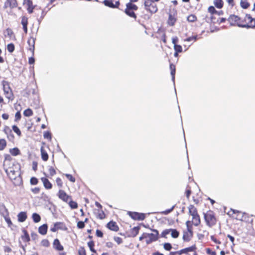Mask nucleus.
Listing matches in <instances>:
<instances>
[{"instance_id":"nucleus-27","label":"nucleus","mask_w":255,"mask_h":255,"mask_svg":"<svg viewBox=\"0 0 255 255\" xmlns=\"http://www.w3.org/2000/svg\"><path fill=\"white\" fill-rule=\"evenodd\" d=\"M106 227L109 229L113 231H118L119 229L117 224H106Z\"/></svg>"},{"instance_id":"nucleus-49","label":"nucleus","mask_w":255,"mask_h":255,"mask_svg":"<svg viewBox=\"0 0 255 255\" xmlns=\"http://www.w3.org/2000/svg\"><path fill=\"white\" fill-rule=\"evenodd\" d=\"M174 48L176 52H181L182 51V48L179 45L175 44V45H174Z\"/></svg>"},{"instance_id":"nucleus-63","label":"nucleus","mask_w":255,"mask_h":255,"mask_svg":"<svg viewBox=\"0 0 255 255\" xmlns=\"http://www.w3.org/2000/svg\"><path fill=\"white\" fill-rule=\"evenodd\" d=\"M211 240L212 241H213L214 243H215L216 244H221V242H220L218 240H217L216 239V238L214 236H211Z\"/></svg>"},{"instance_id":"nucleus-35","label":"nucleus","mask_w":255,"mask_h":255,"mask_svg":"<svg viewBox=\"0 0 255 255\" xmlns=\"http://www.w3.org/2000/svg\"><path fill=\"white\" fill-rule=\"evenodd\" d=\"M163 248L167 251H170L172 249V246L170 243H165L163 244Z\"/></svg>"},{"instance_id":"nucleus-44","label":"nucleus","mask_w":255,"mask_h":255,"mask_svg":"<svg viewBox=\"0 0 255 255\" xmlns=\"http://www.w3.org/2000/svg\"><path fill=\"white\" fill-rule=\"evenodd\" d=\"M170 229H165L162 231L161 234V237L162 238H166V235H168L170 233Z\"/></svg>"},{"instance_id":"nucleus-20","label":"nucleus","mask_w":255,"mask_h":255,"mask_svg":"<svg viewBox=\"0 0 255 255\" xmlns=\"http://www.w3.org/2000/svg\"><path fill=\"white\" fill-rule=\"evenodd\" d=\"M22 232L23 233V235L21 236V238L22 241L24 242H29L30 238L27 231L24 228H22Z\"/></svg>"},{"instance_id":"nucleus-4","label":"nucleus","mask_w":255,"mask_h":255,"mask_svg":"<svg viewBox=\"0 0 255 255\" xmlns=\"http://www.w3.org/2000/svg\"><path fill=\"white\" fill-rule=\"evenodd\" d=\"M5 172L10 179H15L16 177L19 176L20 175L19 166L18 165H15L10 168H5Z\"/></svg>"},{"instance_id":"nucleus-17","label":"nucleus","mask_w":255,"mask_h":255,"mask_svg":"<svg viewBox=\"0 0 255 255\" xmlns=\"http://www.w3.org/2000/svg\"><path fill=\"white\" fill-rule=\"evenodd\" d=\"M7 6H9L11 8L17 7V2L16 0H6L4 3V7L6 8Z\"/></svg>"},{"instance_id":"nucleus-19","label":"nucleus","mask_w":255,"mask_h":255,"mask_svg":"<svg viewBox=\"0 0 255 255\" xmlns=\"http://www.w3.org/2000/svg\"><path fill=\"white\" fill-rule=\"evenodd\" d=\"M196 249V247L195 245H194L191 247L186 248L185 249H182L179 251V255H182V254H186L189 252H193L195 251Z\"/></svg>"},{"instance_id":"nucleus-13","label":"nucleus","mask_w":255,"mask_h":255,"mask_svg":"<svg viewBox=\"0 0 255 255\" xmlns=\"http://www.w3.org/2000/svg\"><path fill=\"white\" fill-rule=\"evenodd\" d=\"M59 198L63 201L68 202L71 199V197L68 196L65 191L60 190L58 192Z\"/></svg>"},{"instance_id":"nucleus-51","label":"nucleus","mask_w":255,"mask_h":255,"mask_svg":"<svg viewBox=\"0 0 255 255\" xmlns=\"http://www.w3.org/2000/svg\"><path fill=\"white\" fill-rule=\"evenodd\" d=\"M65 175L67 178V179H69L72 182H75V178L73 177L71 174H66Z\"/></svg>"},{"instance_id":"nucleus-18","label":"nucleus","mask_w":255,"mask_h":255,"mask_svg":"<svg viewBox=\"0 0 255 255\" xmlns=\"http://www.w3.org/2000/svg\"><path fill=\"white\" fill-rule=\"evenodd\" d=\"M53 246V248L58 251H62L64 249L63 247L61 245L58 239H56L54 240Z\"/></svg>"},{"instance_id":"nucleus-28","label":"nucleus","mask_w":255,"mask_h":255,"mask_svg":"<svg viewBox=\"0 0 255 255\" xmlns=\"http://www.w3.org/2000/svg\"><path fill=\"white\" fill-rule=\"evenodd\" d=\"M171 236L173 238H177L179 236V232L176 229H170Z\"/></svg>"},{"instance_id":"nucleus-2","label":"nucleus","mask_w":255,"mask_h":255,"mask_svg":"<svg viewBox=\"0 0 255 255\" xmlns=\"http://www.w3.org/2000/svg\"><path fill=\"white\" fill-rule=\"evenodd\" d=\"M228 214L229 216H232V218L236 219L237 220L248 223H252L254 222L253 218L251 219V218L248 217L246 214H243L238 211H235V210L231 209Z\"/></svg>"},{"instance_id":"nucleus-38","label":"nucleus","mask_w":255,"mask_h":255,"mask_svg":"<svg viewBox=\"0 0 255 255\" xmlns=\"http://www.w3.org/2000/svg\"><path fill=\"white\" fill-rule=\"evenodd\" d=\"M12 128L14 132H15L19 136H21V133L19 128L16 126H13Z\"/></svg>"},{"instance_id":"nucleus-6","label":"nucleus","mask_w":255,"mask_h":255,"mask_svg":"<svg viewBox=\"0 0 255 255\" xmlns=\"http://www.w3.org/2000/svg\"><path fill=\"white\" fill-rule=\"evenodd\" d=\"M137 9L138 7L135 4L131 3V2H128L126 4L125 12L129 16L136 19V16L133 11L136 10Z\"/></svg>"},{"instance_id":"nucleus-50","label":"nucleus","mask_w":255,"mask_h":255,"mask_svg":"<svg viewBox=\"0 0 255 255\" xmlns=\"http://www.w3.org/2000/svg\"><path fill=\"white\" fill-rule=\"evenodd\" d=\"M56 183H57V185H58V186L60 188H61L62 187V186H63V182L62 181V180L58 177L56 178Z\"/></svg>"},{"instance_id":"nucleus-22","label":"nucleus","mask_w":255,"mask_h":255,"mask_svg":"<svg viewBox=\"0 0 255 255\" xmlns=\"http://www.w3.org/2000/svg\"><path fill=\"white\" fill-rule=\"evenodd\" d=\"M48 226L47 224H42L38 228V232L42 235H45L47 232Z\"/></svg>"},{"instance_id":"nucleus-29","label":"nucleus","mask_w":255,"mask_h":255,"mask_svg":"<svg viewBox=\"0 0 255 255\" xmlns=\"http://www.w3.org/2000/svg\"><path fill=\"white\" fill-rule=\"evenodd\" d=\"M114 0H104L103 1L104 4L111 8H114V4L113 3Z\"/></svg>"},{"instance_id":"nucleus-41","label":"nucleus","mask_w":255,"mask_h":255,"mask_svg":"<svg viewBox=\"0 0 255 255\" xmlns=\"http://www.w3.org/2000/svg\"><path fill=\"white\" fill-rule=\"evenodd\" d=\"M21 23L22 25V26H27L28 24V18L23 16L22 17Z\"/></svg>"},{"instance_id":"nucleus-60","label":"nucleus","mask_w":255,"mask_h":255,"mask_svg":"<svg viewBox=\"0 0 255 255\" xmlns=\"http://www.w3.org/2000/svg\"><path fill=\"white\" fill-rule=\"evenodd\" d=\"M208 11L210 12L211 13H214L216 12V10L215 8V7L213 6H210L208 8Z\"/></svg>"},{"instance_id":"nucleus-40","label":"nucleus","mask_w":255,"mask_h":255,"mask_svg":"<svg viewBox=\"0 0 255 255\" xmlns=\"http://www.w3.org/2000/svg\"><path fill=\"white\" fill-rule=\"evenodd\" d=\"M10 152L11 155L16 156L19 154V150L17 148H13L10 150Z\"/></svg>"},{"instance_id":"nucleus-48","label":"nucleus","mask_w":255,"mask_h":255,"mask_svg":"<svg viewBox=\"0 0 255 255\" xmlns=\"http://www.w3.org/2000/svg\"><path fill=\"white\" fill-rule=\"evenodd\" d=\"M61 225H64V224H54V227L50 229V231L52 232H55L58 230V226Z\"/></svg>"},{"instance_id":"nucleus-30","label":"nucleus","mask_w":255,"mask_h":255,"mask_svg":"<svg viewBox=\"0 0 255 255\" xmlns=\"http://www.w3.org/2000/svg\"><path fill=\"white\" fill-rule=\"evenodd\" d=\"M88 246L91 252L96 253V251L94 249L95 244L93 241H90L88 243Z\"/></svg>"},{"instance_id":"nucleus-46","label":"nucleus","mask_w":255,"mask_h":255,"mask_svg":"<svg viewBox=\"0 0 255 255\" xmlns=\"http://www.w3.org/2000/svg\"><path fill=\"white\" fill-rule=\"evenodd\" d=\"M41 244L42 246L48 247L49 246V242L47 239H43L41 242Z\"/></svg>"},{"instance_id":"nucleus-47","label":"nucleus","mask_w":255,"mask_h":255,"mask_svg":"<svg viewBox=\"0 0 255 255\" xmlns=\"http://www.w3.org/2000/svg\"><path fill=\"white\" fill-rule=\"evenodd\" d=\"M7 50L9 52H12L14 50V46L12 43H10L7 45Z\"/></svg>"},{"instance_id":"nucleus-64","label":"nucleus","mask_w":255,"mask_h":255,"mask_svg":"<svg viewBox=\"0 0 255 255\" xmlns=\"http://www.w3.org/2000/svg\"><path fill=\"white\" fill-rule=\"evenodd\" d=\"M31 191L34 194H37L40 191V188L38 187H35L34 188L31 189Z\"/></svg>"},{"instance_id":"nucleus-25","label":"nucleus","mask_w":255,"mask_h":255,"mask_svg":"<svg viewBox=\"0 0 255 255\" xmlns=\"http://www.w3.org/2000/svg\"><path fill=\"white\" fill-rule=\"evenodd\" d=\"M41 158L43 160L46 161L48 159V155L47 153V151L44 149V147L42 146L40 148Z\"/></svg>"},{"instance_id":"nucleus-24","label":"nucleus","mask_w":255,"mask_h":255,"mask_svg":"<svg viewBox=\"0 0 255 255\" xmlns=\"http://www.w3.org/2000/svg\"><path fill=\"white\" fill-rule=\"evenodd\" d=\"M27 42L29 45V50L33 53L34 50L35 39L31 37L28 40Z\"/></svg>"},{"instance_id":"nucleus-23","label":"nucleus","mask_w":255,"mask_h":255,"mask_svg":"<svg viewBox=\"0 0 255 255\" xmlns=\"http://www.w3.org/2000/svg\"><path fill=\"white\" fill-rule=\"evenodd\" d=\"M25 2L27 5V10L29 13H32L34 6L33 5L32 1L31 0H25Z\"/></svg>"},{"instance_id":"nucleus-53","label":"nucleus","mask_w":255,"mask_h":255,"mask_svg":"<svg viewBox=\"0 0 255 255\" xmlns=\"http://www.w3.org/2000/svg\"><path fill=\"white\" fill-rule=\"evenodd\" d=\"M43 136H44V138H47L49 140H51V134L48 131L45 132L44 133Z\"/></svg>"},{"instance_id":"nucleus-37","label":"nucleus","mask_w":255,"mask_h":255,"mask_svg":"<svg viewBox=\"0 0 255 255\" xmlns=\"http://www.w3.org/2000/svg\"><path fill=\"white\" fill-rule=\"evenodd\" d=\"M175 21H176V19L171 14H170L169 16V18H168V24L172 26L174 24Z\"/></svg>"},{"instance_id":"nucleus-11","label":"nucleus","mask_w":255,"mask_h":255,"mask_svg":"<svg viewBox=\"0 0 255 255\" xmlns=\"http://www.w3.org/2000/svg\"><path fill=\"white\" fill-rule=\"evenodd\" d=\"M189 210L190 214L192 216V218L195 220V221L200 222L199 216L198 215L196 209L194 206H190Z\"/></svg>"},{"instance_id":"nucleus-34","label":"nucleus","mask_w":255,"mask_h":255,"mask_svg":"<svg viewBox=\"0 0 255 255\" xmlns=\"http://www.w3.org/2000/svg\"><path fill=\"white\" fill-rule=\"evenodd\" d=\"M6 145V142L4 139H0V150H2L4 149Z\"/></svg>"},{"instance_id":"nucleus-59","label":"nucleus","mask_w":255,"mask_h":255,"mask_svg":"<svg viewBox=\"0 0 255 255\" xmlns=\"http://www.w3.org/2000/svg\"><path fill=\"white\" fill-rule=\"evenodd\" d=\"M49 172L51 176H53L56 174V171L52 167L49 168Z\"/></svg>"},{"instance_id":"nucleus-61","label":"nucleus","mask_w":255,"mask_h":255,"mask_svg":"<svg viewBox=\"0 0 255 255\" xmlns=\"http://www.w3.org/2000/svg\"><path fill=\"white\" fill-rule=\"evenodd\" d=\"M197 39V36H191V37H189L188 38H187V39H186L185 40V41H191L192 40H194V41H195Z\"/></svg>"},{"instance_id":"nucleus-1","label":"nucleus","mask_w":255,"mask_h":255,"mask_svg":"<svg viewBox=\"0 0 255 255\" xmlns=\"http://www.w3.org/2000/svg\"><path fill=\"white\" fill-rule=\"evenodd\" d=\"M240 18L235 15H231L228 18V20L232 25L237 24L239 27L246 28H254L255 27V18H253L250 14H247L245 16V21L247 22V24H242L240 22Z\"/></svg>"},{"instance_id":"nucleus-5","label":"nucleus","mask_w":255,"mask_h":255,"mask_svg":"<svg viewBox=\"0 0 255 255\" xmlns=\"http://www.w3.org/2000/svg\"><path fill=\"white\" fill-rule=\"evenodd\" d=\"M2 87L5 97L9 100L12 101L14 99V96L12 91L10 87L9 83L6 81H3Z\"/></svg>"},{"instance_id":"nucleus-26","label":"nucleus","mask_w":255,"mask_h":255,"mask_svg":"<svg viewBox=\"0 0 255 255\" xmlns=\"http://www.w3.org/2000/svg\"><path fill=\"white\" fill-rule=\"evenodd\" d=\"M17 218L18 222H23L27 218L26 213L23 212H20L17 215Z\"/></svg>"},{"instance_id":"nucleus-36","label":"nucleus","mask_w":255,"mask_h":255,"mask_svg":"<svg viewBox=\"0 0 255 255\" xmlns=\"http://www.w3.org/2000/svg\"><path fill=\"white\" fill-rule=\"evenodd\" d=\"M23 115L25 117H30L33 115V112L30 109H27L24 111Z\"/></svg>"},{"instance_id":"nucleus-45","label":"nucleus","mask_w":255,"mask_h":255,"mask_svg":"<svg viewBox=\"0 0 255 255\" xmlns=\"http://www.w3.org/2000/svg\"><path fill=\"white\" fill-rule=\"evenodd\" d=\"M79 255H86V251L83 247H80L78 250Z\"/></svg>"},{"instance_id":"nucleus-31","label":"nucleus","mask_w":255,"mask_h":255,"mask_svg":"<svg viewBox=\"0 0 255 255\" xmlns=\"http://www.w3.org/2000/svg\"><path fill=\"white\" fill-rule=\"evenodd\" d=\"M214 4L216 7L221 8L223 6V1L222 0H215L214 1Z\"/></svg>"},{"instance_id":"nucleus-12","label":"nucleus","mask_w":255,"mask_h":255,"mask_svg":"<svg viewBox=\"0 0 255 255\" xmlns=\"http://www.w3.org/2000/svg\"><path fill=\"white\" fill-rule=\"evenodd\" d=\"M0 214L5 218L7 223H11L10 220L6 218L8 215V211L3 203H0Z\"/></svg>"},{"instance_id":"nucleus-54","label":"nucleus","mask_w":255,"mask_h":255,"mask_svg":"<svg viewBox=\"0 0 255 255\" xmlns=\"http://www.w3.org/2000/svg\"><path fill=\"white\" fill-rule=\"evenodd\" d=\"M114 240L119 245H120L123 243L122 239L119 237H114Z\"/></svg>"},{"instance_id":"nucleus-3","label":"nucleus","mask_w":255,"mask_h":255,"mask_svg":"<svg viewBox=\"0 0 255 255\" xmlns=\"http://www.w3.org/2000/svg\"><path fill=\"white\" fill-rule=\"evenodd\" d=\"M187 230H184L183 232V240L184 242H188L193 236L192 225L193 224H186ZM195 226H198L199 224H194Z\"/></svg>"},{"instance_id":"nucleus-7","label":"nucleus","mask_w":255,"mask_h":255,"mask_svg":"<svg viewBox=\"0 0 255 255\" xmlns=\"http://www.w3.org/2000/svg\"><path fill=\"white\" fill-rule=\"evenodd\" d=\"M144 5L145 9L151 13H155L158 10L156 4L150 0H144Z\"/></svg>"},{"instance_id":"nucleus-39","label":"nucleus","mask_w":255,"mask_h":255,"mask_svg":"<svg viewBox=\"0 0 255 255\" xmlns=\"http://www.w3.org/2000/svg\"><path fill=\"white\" fill-rule=\"evenodd\" d=\"M13 34V32L12 30L10 28H7L4 31V35L5 36H8V37H11Z\"/></svg>"},{"instance_id":"nucleus-43","label":"nucleus","mask_w":255,"mask_h":255,"mask_svg":"<svg viewBox=\"0 0 255 255\" xmlns=\"http://www.w3.org/2000/svg\"><path fill=\"white\" fill-rule=\"evenodd\" d=\"M187 19L189 22H194L197 20V17L195 15L191 14L187 17Z\"/></svg>"},{"instance_id":"nucleus-42","label":"nucleus","mask_w":255,"mask_h":255,"mask_svg":"<svg viewBox=\"0 0 255 255\" xmlns=\"http://www.w3.org/2000/svg\"><path fill=\"white\" fill-rule=\"evenodd\" d=\"M69 205L72 209L77 208L78 206L76 202L72 201L71 199L68 202Z\"/></svg>"},{"instance_id":"nucleus-32","label":"nucleus","mask_w":255,"mask_h":255,"mask_svg":"<svg viewBox=\"0 0 255 255\" xmlns=\"http://www.w3.org/2000/svg\"><path fill=\"white\" fill-rule=\"evenodd\" d=\"M240 4L241 7L245 9L248 8L250 6L249 3L246 0H241Z\"/></svg>"},{"instance_id":"nucleus-55","label":"nucleus","mask_w":255,"mask_h":255,"mask_svg":"<svg viewBox=\"0 0 255 255\" xmlns=\"http://www.w3.org/2000/svg\"><path fill=\"white\" fill-rule=\"evenodd\" d=\"M30 183L32 185H36L38 183V179L35 177H32L30 179Z\"/></svg>"},{"instance_id":"nucleus-62","label":"nucleus","mask_w":255,"mask_h":255,"mask_svg":"<svg viewBox=\"0 0 255 255\" xmlns=\"http://www.w3.org/2000/svg\"><path fill=\"white\" fill-rule=\"evenodd\" d=\"M96 235L98 237L102 238L103 236V233L101 231H100L99 230H97Z\"/></svg>"},{"instance_id":"nucleus-15","label":"nucleus","mask_w":255,"mask_h":255,"mask_svg":"<svg viewBox=\"0 0 255 255\" xmlns=\"http://www.w3.org/2000/svg\"><path fill=\"white\" fill-rule=\"evenodd\" d=\"M4 132L6 134L7 137L10 141H12L14 139V135L12 134L11 129L7 126H5L3 129Z\"/></svg>"},{"instance_id":"nucleus-14","label":"nucleus","mask_w":255,"mask_h":255,"mask_svg":"<svg viewBox=\"0 0 255 255\" xmlns=\"http://www.w3.org/2000/svg\"><path fill=\"white\" fill-rule=\"evenodd\" d=\"M140 229V226L134 227L128 232V237L134 238L138 234Z\"/></svg>"},{"instance_id":"nucleus-10","label":"nucleus","mask_w":255,"mask_h":255,"mask_svg":"<svg viewBox=\"0 0 255 255\" xmlns=\"http://www.w3.org/2000/svg\"><path fill=\"white\" fill-rule=\"evenodd\" d=\"M11 157L9 154H6L5 155L4 160L3 161V164L4 171L6 168H10L14 166L11 161Z\"/></svg>"},{"instance_id":"nucleus-56","label":"nucleus","mask_w":255,"mask_h":255,"mask_svg":"<svg viewBox=\"0 0 255 255\" xmlns=\"http://www.w3.org/2000/svg\"><path fill=\"white\" fill-rule=\"evenodd\" d=\"M206 253L210 255H216V253L214 251H212L210 248L206 249Z\"/></svg>"},{"instance_id":"nucleus-21","label":"nucleus","mask_w":255,"mask_h":255,"mask_svg":"<svg viewBox=\"0 0 255 255\" xmlns=\"http://www.w3.org/2000/svg\"><path fill=\"white\" fill-rule=\"evenodd\" d=\"M41 180L42 182L44 187L46 189H50L52 188V184L49 182V181L47 178L45 177H42L41 178Z\"/></svg>"},{"instance_id":"nucleus-57","label":"nucleus","mask_w":255,"mask_h":255,"mask_svg":"<svg viewBox=\"0 0 255 255\" xmlns=\"http://www.w3.org/2000/svg\"><path fill=\"white\" fill-rule=\"evenodd\" d=\"M171 74L172 75V80L174 83V80H175V67H173V69H172L171 70Z\"/></svg>"},{"instance_id":"nucleus-8","label":"nucleus","mask_w":255,"mask_h":255,"mask_svg":"<svg viewBox=\"0 0 255 255\" xmlns=\"http://www.w3.org/2000/svg\"><path fill=\"white\" fill-rule=\"evenodd\" d=\"M204 218L207 223H214L216 222L215 214L211 210L204 213Z\"/></svg>"},{"instance_id":"nucleus-33","label":"nucleus","mask_w":255,"mask_h":255,"mask_svg":"<svg viewBox=\"0 0 255 255\" xmlns=\"http://www.w3.org/2000/svg\"><path fill=\"white\" fill-rule=\"evenodd\" d=\"M32 218L33 221L35 223L39 222L41 219L40 216L37 213H33L32 214Z\"/></svg>"},{"instance_id":"nucleus-16","label":"nucleus","mask_w":255,"mask_h":255,"mask_svg":"<svg viewBox=\"0 0 255 255\" xmlns=\"http://www.w3.org/2000/svg\"><path fill=\"white\" fill-rule=\"evenodd\" d=\"M152 231L154 232V233H147V237H148L149 239H151L152 241L155 242L157 241L158 239V231L154 229L152 230Z\"/></svg>"},{"instance_id":"nucleus-58","label":"nucleus","mask_w":255,"mask_h":255,"mask_svg":"<svg viewBox=\"0 0 255 255\" xmlns=\"http://www.w3.org/2000/svg\"><path fill=\"white\" fill-rule=\"evenodd\" d=\"M21 118V114L19 112H17L15 115V121H19Z\"/></svg>"},{"instance_id":"nucleus-9","label":"nucleus","mask_w":255,"mask_h":255,"mask_svg":"<svg viewBox=\"0 0 255 255\" xmlns=\"http://www.w3.org/2000/svg\"><path fill=\"white\" fill-rule=\"evenodd\" d=\"M129 216L134 220L142 221L145 218V215L143 213L137 212H128Z\"/></svg>"},{"instance_id":"nucleus-52","label":"nucleus","mask_w":255,"mask_h":255,"mask_svg":"<svg viewBox=\"0 0 255 255\" xmlns=\"http://www.w3.org/2000/svg\"><path fill=\"white\" fill-rule=\"evenodd\" d=\"M149 216L150 217V219H151V222L156 223L158 221L157 217L154 214H152Z\"/></svg>"}]
</instances>
